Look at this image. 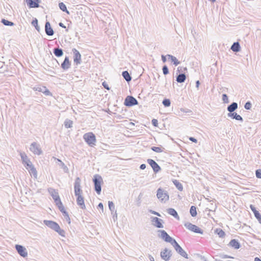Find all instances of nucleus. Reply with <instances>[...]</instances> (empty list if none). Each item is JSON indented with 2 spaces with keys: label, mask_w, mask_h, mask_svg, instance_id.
Instances as JSON below:
<instances>
[{
  "label": "nucleus",
  "mask_w": 261,
  "mask_h": 261,
  "mask_svg": "<svg viewBox=\"0 0 261 261\" xmlns=\"http://www.w3.org/2000/svg\"><path fill=\"white\" fill-rule=\"evenodd\" d=\"M44 223L50 228L57 232L60 236L63 237L65 236V231L61 229L59 224L56 222L53 221L44 220Z\"/></svg>",
  "instance_id": "obj_1"
},
{
  "label": "nucleus",
  "mask_w": 261,
  "mask_h": 261,
  "mask_svg": "<svg viewBox=\"0 0 261 261\" xmlns=\"http://www.w3.org/2000/svg\"><path fill=\"white\" fill-rule=\"evenodd\" d=\"M85 142L91 147L95 145L96 139L95 135L91 132L86 133L83 136Z\"/></svg>",
  "instance_id": "obj_2"
},
{
  "label": "nucleus",
  "mask_w": 261,
  "mask_h": 261,
  "mask_svg": "<svg viewBox=\"0 0 261 261\" xmlns=\"http://www.w3.org/2000/svg\"><path fill=\"white\" fill-rule=\"evenodd\" d=\"M158 232L159 233L158 236L159 238L166 242L170 243L172 245L176 241L164 230L160 229L158 231Z\"/></svg>",
  "instance_id": "obj_3"
},
{
  "label": "nucleus",
  "mask_w": 261,
  "mask_h": 261,
  "mask_svg": "<svg viewBox=\"0 0 261 261\" xmlns=\"http://www.w3.org/2000/svg\"><path fill=\"white\" fill-rule=\"evenodd\" d=\"M93 181L94 184V189L98 194H100L101 191V182H102V178L101 176L98 174L94 176Z\"/></svg>",
  "instance_id": "obj_4"
},
{
  "label": "nucleus",
  "mask_w": 261,
  "mask_h": 261,
  "mask_svg": "<svg viewBox=\"0 0 261 261\" xmlns=\"http://www.w3.org/2000/svg\"><path fill=\"white\" fill-rule=\"evenodd\" d=\"M156 196L163 203H165L169 200V197L167 191L161 188L157 190Z\"/></svg>",
  "instance_id": "obj_5"
},
{
  "label": "nucleus",
  "mask_w": 261,
  "mask_h": 261,
  "mask_svg": "<svg viewBox=\"0 0 261 261\" xmlns=\"http://www.w3.org/2000/svg\"><path fill=\"white\" fill-rule=\"evenodd\" d=\"M184 226L189 230L195 233L202 234L203 230L199 228L195 225H194L190 222H186L184 223Z\"/></svg>",
  "instance_id": "obj_6"
},
{
  "label": "nucleus",
  "mask_w": 261,
  "mask_h": 261,
  "mask_svg": "<svg viewBox=\"0 0 261 261\" xmlns=\"http://www.w3.org/2000/svg\"><path fill=\"white\" fill-rule=\"evenodd\" d=\"M81 179L77 177L74 184V194L76 196L82 195L83 192L81 188Z\"/></svg>",
  "instance_id": "obj_7"
},
{
  "label": "nucleus",
  "mask_w": 261,
  "mask_h": 261,
  "mask_svg": "<svg viewBox=\"0 0 261 261\" xmlns=\"http://www.w3.org/2000/svg\"><path fill=\"white\" fill-rule=\"evenodd\" d=\"M30 149L35 154L40 155L42 153L40 145L36 142H33L31 144Z\"/></svg>",
  "instance_id": "obj_8"
},
{
  "label": "nucleus",
  "mask_w": 261,
  "mask_h": 261,
  "mask_svg": "<svg viewBox=\"0 0 261 261\" xmlns=\"http://www.w3.org/2000/svg\"><path fill=\"white\" fill-rule=\"evenodd\" d=\"M124 105L127 107H132L138 105L137 100L132 96H127L124 100Z\"/></svg>",
  "instance_id": "obj_9"
},
{
  "label": "nucleus",
  "mask_w": 261,
  "mask_h": 261,
  "mask_svg": "<svg viewBox=\"0 0 261 261\" xmlns=\"http://www.w3.org/2000/svg\"><path fill=\"white\" fill-rule=\"evenodd\" d=\"M172 246L174 248L176 251L181 256L186 258H188V254L185 251V250H183V249L180 246V245L177 243L176 241H175L173 244Z\"/></svg>",
  "instance_id": "obj_10"
},
{
  "label": "nucleus",
  "mask_w": 261,
  "mask_h": 261,
  "mask_svg": "<svg viewBox=\"0 0 261 261\" xmlns=\"http://www.w3.org/2000/svg\"><path fill=\"white\" fill-rule=\"evenodd\" d=\"M151 221L152 225L158 228H162L164 227L163 223L164 221L162 219L158 217H152L151 218Z\"/></svg>",
  "instance_id": "obj_11"
},
{
  "label": "nucleus",
  "mask_w": 261,
  "mask_h": 261,
  "mask_svg": "<svg viewBox=\"0 0 261 261\" xmlns=\"http://www.w3.org/2000/svg\"><path fill=\"white\" fill-rule=\"evenodd\" d=\"M20 155L24 166L27 169H29V166H30L31 164H32V162L24 152H21L20 153Z\"/></svg>",
  "instance_id": "obj_12"
},
{
  "label": "nucleus",
  "mask_w": 261,
  "mask_h": 261,
  "mask_svg": "<svg viewBox=\"0 0 261 261\" xmlns=\"http://www.w3.org/2000/svg\"><path fill=\"white\" fill-rule=\"evenodd\" d=\"M172 255L171 251L167 248L164 249L161 252V257L165 261H168L170 259Z\"/></svg>",
  "instance_id": "obj_13"
},
{
  "label": "nucleus",
  "mask_w": 261,
  "mask_h": 261,
  "mask_svg": "<svg viewBox=\"0 0 261 261\" xmlns=\"http://www.w3.org/2000/svg\"><path fill=\"white\" fill-rule=\"evenodd\" d=\"M15 248L20 256L23 257H25L28 256V252L26 249L22 245H16Z\"/></svg>",
  "instance_id": "obj_14"
},
{
  "label": "nucleus",
  "mask_w": 261,
  "mask_h": 261,
  "mask_svg": "<svg viewBox=\"0 0 261 261\" xmlns=\"http://www.w3.org/2000/svg\"><path fill=\"white\" fill-rule=\"evenodd\" d=\"M147 162L155 173H157L161 170V167L153 160L149 159L147 160Z\"/></svg>",
  "instance_id": "obj_15"
},
{
  "label": "nucleus",
  "mask_w": 261,
  "mask_h": 261,
  "mask_svg": "<svg viewBox=\"0 0 261 261\" xmlns=\"http://www.w3.org/2000/svg\"><path fill=\"white\" fill-rule=\"evenodd\" d=\"M74 57L73 60L74 62L76 63V65L80 64L81 63V55L80 52L76 49L75 48H73L72 50Z\"/></svg>",
  "instance_id": "obj_16"
},
{
  "label": "nucleus",
  "mask_w": 261,
  "mask_h": 261,
  "mask_svg": "<svg viewBox=\"0 0 261 261\" xmlns=\"http://www.w3.org/2000/svg\"><path fill=\"white\" fill-rule=\"evenodd\" d=\"M27 5L31 8L39 7L40 0H25Z\"/></svg>",
  "instance_id": "obj_17"
},
{
  "label": "nucleus",
  "mask_w": 261,
  "mask_h": 261,
  "mask_svg": "<svg viewBox=\"0 0 261 261\" xmlns=\"http://www.w3.org/2000/svg\"><path fill=\"white\" fill-rule=\"evenodd\" d=\"M45 33L48 36H52L54 34V31L51 27L49 22L46 21L45 25Z\"/></svg>",
  "instance_id": "obj_18"
},
{
  "label": "nucleus",
  "mask_w": 261,
  "mask_h": 261,
  "mask_svg": "<svg viewBox=\"0 0 261 261\" xmlns=\"http://www.w3.org/2000/svg\"><path fill=\"white\" fill-rule=\"evenodd\" d=\"M77 204L80 206L82 209H85L86 206L84 203V197L82 195L77 196Z\"/></svg>",
  "instance_id": "obj_19"
},
{
  "label": "nucleus",
  "mask_w": 261,
  "mask_h": 261,
  "mask_svg": "<svg viewBox=\"0 0 261 261\" xmlns=\"http://www.w3.org/2000/svg\"><path fill=\"white\" fill-rule=\"evenodd\" d=\"M227 116L228 117L231 118L232 119H235L236 120L240 121L241 122L243 121V118L240 115H238L236 112L228 113L227 114Z\"/></svg>",
  "instance_id": "obj_20"
},
{
  "label": "nucleus",
  "mask_w": 261,
  "mask_h": 261,
  "mask_svg": "<svg viewBox=\"0 0 261 261\" xmlns=\"http://www.w3.org/2000/svg\"><path fill=\"white\" fill-rule=\"evenodd\" d=\"M250 207L252 211L253 212L254 216L257 219L259 223L261 224V214L256 210L255 207L252 204L250 205Z\"/></svg>",
  "instance_id": "obj_21"
},
{
  "label": "nucleus",
  "mask_w": 261,
  "mask_h": 261,
  "mask_svg": "<svg viewBox=\"0 0 261 261\" xmlns=\"http://www.w3.org/2000/svg\"><path fill=\"white\" fill-rule=\"evenodd\" d=\"M167 213L174 217L175 219L179 220V217L177 213V212L173 208H169L167 210Z\"/></svg>",
  "instance_id": "obj_22"
},
{
  "label": "nucleus",
  "mask_w": 261,
  "mask_h": 261,
  "mask_svg": "<svg viewBox=\"0 0 261 261\" xmlns=\"http://www.w3.org/2000/svg\"><path fill=\"white\" fill-rule=\"evenodd\" d=\"M70 64L69 60V58L68 57H66L64 59V61L61 64V67L64 70H67L70 67Z\"/></svg>",
  "instance_id": "obj_23"
},
{
  "label": "nucleus",
  "mask_w": 261,
  "mask_h": 261,
  "mask_svg": "<svg viewBox=\"0 0 261 261\" xmlns=\"http://www.w3.org/2000/svg\"><path fill=\"white\" fill-rule=\"evenodd\" d=\"M238 103L237 102H233L227 107V110L229 113H232L234 112V111L238 109Z\"/></svg>",
  "instance_id": "obj_24"
},
{
  "label": "nucleus",
  "mask_w": 261,
  "mask_h": 261,
  "mask_svg": "<svg viewBox=\"0 0 261 261\" xmlns=\"http://www.w3.org/2000/svg\"><path fill=\"white\" fill-rule=\"evenodd\" d=\"M229 245L237 249L240 247V244L239 242L236 239L231 240L229 242Z\"/></svg>",
  "instance_id": "obj_25"
},
{
  "label": "nucleus",
  "mask_w": 261,
  "mask_h": 261,
  "mask_svg": "<svg viewBox=\"0 0 261 261\" xmlns=\"http://www.w3.org/2000/svg\"><path fill=\"white\" fill-rule=\"evenodd\" d=\"M29 171L30 173L34 176L35 178L37 177V171L36 170L33 164H31L30 166H29Z\"/></svg>",
  "instance_id": "obj_26"
},
{
  "label": "nucleus",
  "mask_w": 261,
  "mask_h": 261,
  "mask_svg": "<svg viewBox=\"0 0 261 261\" xmlns=\"http://www.w3.org/2000/svg\"><path fill=\"white\" fill-rule=\"evenodd\" d=\"M51 195L54 200L55 202H56V204L58 202V201H60V198L59 196V194L58 192H57L56 191L53 190V191L51 193Z\"/></svg>",
  "instance_id": "obj_27"
},
{
  "label": "nucleus",
  "mask_w": 261,
  "mask_h": 261,
  "mask_svg": "<svg viewBox=\"0 0 261 261\" xmlns=\"http://www.w3.org/2000/svg\"><path fill=\"white\" fill-rule=\"evenodd\" d=\"M231 49L234 52H238L240 50V45L238 42H234L231 46Z\"/></svg>",
  "instance_id": "obj_28"
},
{
  "label": "nucleus",
  "mask_w": 261,
  "mask_h": 261,
  "mask_svg": "<svg viewBox=\"0 0 261 261\" xmlns=\"http://www.w3.org/2000/svg\"><path fill=\"white\" fill-rule=\"evenodd\" d=\"M186 76L185 73H180L176 77V81L178 83H182L186 80Z\"/></svg>",
  "instance_id": "obj_29"
},
{
  "label": "nucleus",
  "mask_w": 261,
  "mask_h": 261,
  "mask_svg": "<svg viewBox=\"0 0 261 261\" xmlns=\"http://www.w3.org/2000/svg\"><path fill=\"white\" fill-rule=\"evenodd\" d=\"M122 75L127 82H129L132 80V77L127 71H123L122 73Z\"/></svg>",
  "instance_id": "obj_30"
},
{
  "label": "nucleus",
  "mask_w": 261,
  "mask_h": 261,
  "mask_svg": "<svg viewBox=\"0 0 261 261\" xmlns=\"http://www.w3.org/2000/svg\"><path fill=\"white\" fill-rule=\"evenodd\" d=\"M166 56L169 59L171 60L175 66H177L180 63V62L178 61L176 58L174 56L171 55H167Z\"/></svg>",
  "instance_id": "obj_31"
},
{
  "label": "nucleus",
  "mask_w": 261,
  "mask_h": 261,
  "mask_svg": "<svg viewBox=\"0 0 261 261\" xmlns=\"http://www.w3.org/2000/svg\"><path fill=\"white\" fill-rule=\"evenodd\" d=\"M54 53L57 57H60L63 55V50L59 48H55L54 49Z\"/></svg>",
  "instance_id": "obj_32"
},
{
  "label": "nucleus",
  "mask_w": 261,
  "mask_h": 261,
  "mask_svg": "<svg viewBox=\"0 0 261 261\" xmlns=\"http://www.w3.org/2000/svg\"><path fill=\"white\" fill-rule=\"evenodd\" d=\"M174 185L175 186L176 188L180 191H182L183 190V187L182 184L179 182L177 180H174L173 181Z\"/></svg>",
  "instance_id": "obj_33"
},
{
  "label": "nucleus",
  "mask_w": 261,
  "mask_h": 261,
  "mask_svg": "<svg viewBox=\"0 0 261 261\" xmlns=\"http://www.w3.org/2000/svg\"><path fill=\"white\" fill-rule=\"evenodd\" d=\"M56 205L58 206L59 209L62 213L63 215H64V213H67L65 210L64 207V206H63V204H62V202L61 201H58V202L56 203Z\"/></svg>",
  "instance_id": "obj_34"
},
{
  "label": "nucleus",
  "mask_w": 261,
  "mask_h": 261,
  "mask_svg": "<svg viewBox=\"0 0 261 261\" xmlns=\"http://www.w3.org/2000/svg\"><path fill=\"white\" fill-rule=\"evenodd\" d=\"M215 232L217 233L220 238H224L225 234L224 231L220 228H217L215 230Z\"/></svg>",
  "instance_id": "obj_35"
},
{
  "label": "nucleus",
  "mask_w": 261,
  "mask_h": 261,
  "mask_svg": "<svg viewBox=\"0 0 261 261\" xmlns=\"http://www.w3.org/2000/svg\"><path fill=\"white\" fill-rule=\"evenodd\" d=\"M73 122L69 119H66L64 121L65 127L67 128H70L72 126Z\"/></svg>",
  "instance_id": "obj_36"
},
{
  "label": "nucleus",
  "mask_w": 261,
  "mask_h": 261,
  "mask_svg": "<svg viewBox=\"0 0 261 261\" xmlns=\"http://www.w3.org/2000/svg\"><path fill=\"white\" fill-rule=\"evenodd\" d=\"M59 7L60 9L63 11V12H65L69 14V11L67 10L66 5L62 2H61L59 4Z\"/></svg>",
  "instance_id": "obj_37"
},
{
  "label": "nucleus",
  "mask_w": 261,
  "mask_h": 261,
  "mask_svg": "<svg viewBox=\"0 0 261 261\" xmlns=\"http://www.w3.org/2000/svg\"><path fill=\"white\" fill-rule=\"evenodd\" d=\"M190 213L192 217H195L197 215L196 207L195 206H192L190 210Z\"/></svg>",
  "instance_id": "obj_38"
},
{
  "label": "nucleus",
  "mask_w": 261,
  "mask_h": 261,
  "mask_svg": "<svg viewBox=\"0 0 261 261\" xmlns=\"http://www.w3.org/2000/svg\"><path fill=\"white\" fill-rule=\"evenodd\" d=\"M108 204H109V209L111 211L112 214H113V213L115 212V211L114 204L112 201H109L108 202Z\"/></svg>",
  "instance_id": "obj_39"
},
{
  "label": "nucleus",
  "mask_w": 261,
  "mask_h": 261,
  "mask_svg": "<svg viewBox=\"0 0 261 261\" xmlns=\"http://www.w3.org/2000/svg\"><path fill=\"white\" fill-rule=\"evenodd\" d=\"M2 22L5 25H6V26H13L14 25V23L11 22V21H10L8 20H6V19H3L2 20Z\"/></svg>",
  "instance_id": "obj_40"
},
{
  "label": "nucleus",
  "mask_w": 261,
  "mask_h": 261,
  "mask_svg": "<svg viewBox=\"0 0 261 261\" xmlns=\"http://www.w3.org/2000/svg\"><path fill=\"white\" fill-rule=\"evenodd\" d=\"M58 162H60L61 163L60 166L61 168L63 169L64 171L65 172H68V168L65 165V164L62 162L60 160L57 159Z\"/></svg>",
  "instance_id": "obj_41"
},
{
  "label": "nucleus",
  "mask_w": 261,
  "mask_h": 261,
  "mask_svg": "<svg viewBox=\"0 0 261 261\" xmlns=\"http://www.w3.org/2000/svg\"><path fill=\"white\" fill-rule=\"evenodd\" d=\"M32 24L35 27V29L38 32L40 31V28L38 25V20L36 18H35V19L32 21Z\"/></svg>",
  "instance_id": "obj_42"
},
{
  "label": "nucleus",
  "mask_w": 261,
  "mask_h": 261,
  "mask_svg": "<svg viewBox=\"0 0 261 261\" xmlns=\"http://www.w3.org/2000/svg\"><path fill=\"white\" fill-rule=\"evenodd\" d=\"M151 149L153 151L158 153L162 152L163 151V150L161 147H159L152 146L151 147Z\"/></svg>",
  "instance_id": "obj_43"
},
{
  "label": "nucleus",
  "mask_w": 261,
  "mask_h": 261,
  "mask_svg": "<svg viewBox=\"0 0 261 261\" xmlns=\"http://www.w3.org/2000/svg\"><path fill=\"white\" fill-rule=\"evenodd\" d=\"M162 103L165 107H169L171 105L170 100L169 99H164Z\"/></svg>",
  "instance_id": "obj_44"
},
{
  "label": "nucleus",
  "mask_w": 261,
  "mask_h": 261,
  "mask_svg": "<svg viewBox=\"0 0 261 261\" xmlns=\"http://www.w3.org/2000/svg\"><path fill=\"white\" fill-rule=\"evenodd\" d=\"M46 87L42 86V87H34V90L35 91H37L39 92H41L43 93V91L44 89H45Z\"/></svg>",
  "instance_id": "obj_45"
},
{
  "label": "nucleus",
  "mask_w": 261,
  "mask_h": 261,
  "mask_svg": "<svg viewBox=\"0 0 261 261\" xmlns=\"http://www.w3.org/2000/svg\"><path fill=\"white\" fill-rule=\"evenodd\" d=\"M163 72L164 75H167L169 73V69L166 65H164L162 68Z\"/></svg>",
  "instance_id": "obj_46"
},
{
  "label": "nucleus",
  "mask_w": 261,
  "mask_h": 261,
  "mask_svg": "<svg viewBox=\"0 0 261 261\" xmlns=\"http://www.w3.org/2000/svg\"><path fill=\"white\" fill-rule=\"evenodd\" d=\"M222 100L224 103H228L229 100L227 95L226 94L222 95Z\"/></svg>",
  "instance_id": "obj_47"
},
{
  "label": "nucleus",
  "mask_w": 261,
  "mask_h": 261,
  "mask_svg": "<svg viewBox=\"0 0 261 261\" xmlns=\"http://www.w3.org/2000/svg\"><path fill=\"white\" fill-rule=\"evenodd\" d=\"M251 103L250 101H247L245 106H244V108L246 109V110H250L251 108Z\"/></svg>",
  "instance_id": "obj_48"
},
{
  "label": "nucleus",
  "mask_w": 261,
  "mask_h": 261,
  "mask_svg": "<svg viewBox=\"0 0 261 261\" xmlns=\"http://www.w3.org/2000/svg\"><path fill=\"white\" fill-rule=\"evenodd\" d=\"M256 176L258 178H261V169L256 170L255 171Z\"/></svg>",
  "instance_id": "obj_49"
},
{
  "label": "nucleus",
  "mask_w": 261,
  "mask_h": 261,
  "mask_svg": "<svg viewBox=\"0 0 261 261\" xmlns=\"http://www.w3.org/2000/svg\"><path fill=\"white\" fill-rule=\"evenodd\" d=\"M63 216H64L65 219L68 222V223L69 224H70V218H69V216L68 213H64V215Z\"/></svg>",
  "instance_id": "obj_50"
},
{
  "label": "nucleus",
  "mask_w": 261,
  "mask_h": 261,
  "mask_svg": "<svg viewBox=\"0 0 261 261\" xmlns=\"http://www.w3.org/2000/svg\"><path fill=\"white\" fill-rule=\"evenodd\" d=\"M43 93L45 95H51L50 92L46 88H45V89H44V90L43 91Z\"/></svg>",
  "instance_id": "obj_51"
},
{
  "label": "nucleus",
  "mask_w": 261,
  "mask_h": 261,
  "mask_svg": "<svg viewBox=\"0 0 261 261\" xmlns=\"http://www.w3.org/2000/svg\"><path fill=\"white\" fill-rule=\"evenodd\" d=\"M152 124L154 126H157L158 124V121L156 119H153L152 120Z\"/></svg>",
  "instance_id": "obj_52"
},
{
  "label": "nucleus",
  "mask_w": 261,
  "mask_h": 261,
  "mask_svg": "<svg viewBox=\"0 0 261 261\" xmlns=\"http://www.w3.org/2000/svg\"><path fill=\"white\" fill-rule=\"evenodd\" d=\"M149 212L150 213H151V214H154V215H156V216H159V217H160V216H161V215H160L158 212H156L154 211H153V210H149Z\"/></svg>",
  "instance_id": "obj_53"
},
{
  "label": "nucleus",
  "mask_w": 261,
  "mask_h": 261,
  "mask_svg": "<svg viewBox=\"0 0 261 261\" xmlns=\"http://www.w3.org/2000/svg\"><path fill=\"white\" fill-rule=\"evenodd\" d=\"M102 85L105 89H106L107 90L110 89V88H109L108 85L107 84V83L106 82H103Z\"/></svg>",
  "instance_id": "obj_54"
},
{
  "label": "nucleus",
  "mask_w": 261,
  "mask_h": 261,
  "mask_svg": "<svg viewBox=\"0 0 261 261\" xmlns=\"http://www.w3.org/2000/svg\"><path fill=\"white\" fill-rule=\"evenodd\" d=\"M98 208L100 209L102 212H103V205L102 203H99L98 205Z\"/></svg>",
  "instance_id": "obj_55"
},
{
  "label": "nucleus",
  "mask_w": 261,
  "mask_h": 261,
  "mask_svg": "<svg viewBox=\"0 0 261 261\" xmlns=\"http://www.w3.org/2000/svg\"><path fill=\"white\" fill-rule=\"evenodd\" d=\"M113 220L114 221H115V220L117 218V212L116 211L114 212V214L113 215Z\"/></svg>",
  "instance_id": "obj_56"
},
{
  "label": "nucleus",
  "mask_w": 261,
  "mask_h": 261,
  "mask_svg": "<svg viewBox=\"0 0 261 261\" xmlns=\"http://www.w3.org/2000/svg\"><path fill=\"white\" fill-rule=\"evenodd\" d=\"M189 140L190 141H191L192 142H194V143H197V139H196L195 138H194L193 137H190L189 138Z\"/></svg>",
  "instance_id": "obj_57"
},
{
  "label": "nucleus",
  "mask_w": 261,
  "mask_h": 261,
  "mask_svg": "<svg viewBox=\"0 0 261 261\" xmlns=\"http://www.w3.org/2000/svg\"><path fill=\"white\" fill-rule=\"evenodd\" d=\"M146 168V165L144 164H142L140 165V168L141 169V170H144Z\"/></svg>",
  "instance_id": "obj_58"
},
{
  "label": "nucleus",
  "mask_w": 261,
  "mask_h": 261,
  "mask_svg": "<svg viewBox=\"0 0 261 261\" xmlns=\"http://www.w3.org/2000/svg\"><path fill=\"white\" fill-rule=\"evenodd\" d=\"M162 57V60L163 61V62H166V56H164V55H162L161 56Z\"/></svg>",
  "instance_id": "obj_59"
},
{
  "label": "nucleus",
  "mask_w": 261,
  "mask_h": 261,
  "mask_svg": "<svg viewBox=\"0 0 261 261\" xmlns=\"http://www.w3.org/2000/svg\"><path fill=\"white\" fill-rule=\"evenodd\" d=\"M199 85H200L199 81H197L196 82V88H198Z\"/></svg>",
  "instance_id": "obj_60"
},
{
  "label": "nucleus",
  "mask_w": 261,
  "mask_h": 261,
  "mask_svg": "<svg viewBox=\"0 0 261 261\" xmlns=\"http://www.w3.org/2000/svg\"><path fill=\"white\" fill-rule=\"evenodd\" d=\"M59 24V26L62 27V28H66V27L62 22H60Z\"/></svg>",
  "instance_id": "obj_61"
},
{
  "label": "nucleus",
  "mask_w": 261,
  "mask_h": 261,
  "mask_svg": "<svg viewBox=\"0 0 261 261\" xmlns=\"http://www.w3.org/2000/svg\"><path fill=\"white\" fill-rule=\"evenodd\" d=\"M149 257L150 261H154V258L151 255H149Z\"/></svg>",
  "instance_id": "obj_62"
},
{
  "label": "nucleus",
  "mask_w": 261,
  "mask_h": 261,
  "mask_svg": "<svg viewBox=\"0 0 261 261\" xmlns=\"http://www.w3.org/2000/svg\"><path fill=\"white\" fill-rule=\"evenodd\" d=\"M254 261H261V259L259 258L256 257L254 258Z\"/></svg>",
  "instance_id": "obj_63"
},
{
  "label": "nucleus",
  "mask_w": 261,
  "mask_h": 261,
  "mask_svg": "<svg viewBox=\"0 0 261 261\" xmlns=\"http://www.w3.org/2000/svg\"><path fill=\"white\" fill-rule=\"evenodd\" d=\"M209 1H211L212 2H215L216 1V0H208Z\"/></svg>",
  "instance_id": "obj_64"
}]
</instances>
